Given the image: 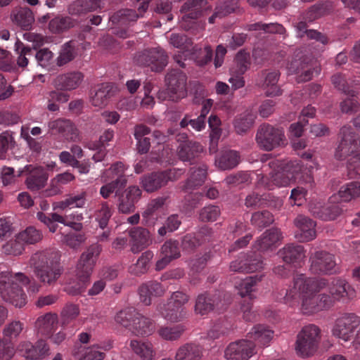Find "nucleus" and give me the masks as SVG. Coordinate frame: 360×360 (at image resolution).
<instances>
[{
  "instance_id": "nucleus-1",
  "label": "nucleus",
  "mask_w": 360,
  "mask_h": 360,
  "mask_svg": "<svg viewBox=\"0 0 360 360\" xmlns=\"http://www.w3.org/2000/svg\"><path fill=\"white\" fill-rule=\"evenodd\" d=\"M327 285L326 280L297 274L293 285L287 290L284 302L290 307H297L303 314L311 315L327 310L332 307V300L320 291Z\"/></svg>"
},
{
  "instance_id": "nucleus-2",
  "label": "nucleus",
  "mask_w": 360,
  "mask_h": 360,
  "mask_svg": "<svg viewBox=\"0 0 360 360\" xmlns=\"http://www.w3.org/2000/svg\"><path fill=\"white\" fill-rule=\"evenodd\" d=\"M21 285H27L29 293L39 292L41 285L35 281L31 282L25 274L18 272L13 274L11 271L0 273V294L2 299L16 307H22L26 303V295L22 290Z\"/></svg>"
},
{
  "instance_id": "nucleus-3",
  "label": "nucleus",
  "mask_w": 360,
  "mask_h": 360,
  "mask_svg": "<svg viewBox=\"0 0 360 360\" xmlns=\"http://www.w3.org/2000/svg\"><path fill=\"white\" fill-rule=\"evenodd\" d=\"M321 340V329L314 324L304 326L297 335L295 351L298 356L308 357L317 350Z\"/></svg>"
},
{
  "instance_id": "nucleus-4",
  "label": "nucleus",
  "mask_w": 360,
  "mask_h": 360,
  "mask_svg": "<svg viewBox=\"0 0 360 360\" xmlns=\"http://www.w3.org/2000/svg\"><path fill=\"white\" fill-rule=\"evenodd\" d=\"M169 43L174 47L185 50L186 56L192 55L199 65H204L210 62L212 58V49L210 46H205L204 49H198L192 46V41L185 34L172 33L169 37Z\"/></svg>"
},
{
  "instance_id": "nucleus-5",
  "label": "nucleus",
  "mask_w": 360,
  "mask_h": 360,
  "mask_svg": "<svg viewBox=\"0 0 360 360\" xmlns=\"http://www.w3.org/2000/svg\"><path fill=\"white\" fill-rule=\"evenodd\" d=\"M255 139L258 146L266 151H271L285 143L283 129L269 124H264L258 128Z\"/></svg>"
},
{
  "instance_id": "nucleus-6",
  "label": "nucleus",
  "mask_w": 360,
  "mask_h": 360,
  "mask_svg": "<svg viewBox=\"0 0 360 360\" xmlns=\"http://www.w3.org/2000/svg\"><path fill=\"white\" fill-rule=\"evenodd\" d=\"M342 139L335 153L336 159L342 160L349 158L360 150V140L350 127H343L340 129Z\"/></svg>"
},
{
  "instance_id": "nucleus-7",
  "label": "nucleus",
  "mask_w": 360,
  "mask_h": 360,
  "mask_svg": "<svg viewBox=\"0 0 360 360\" xmlns=\"http://www.w3.org/2000/svg\"><path fill=\"white\" fill-rule=\"evenodd\" d=\"M360 326V317L354 314H345L338 318L332 329L333 335L345 342L352 339Z\"/></svg>"
},
{
  "instance_id": "nucleus-8",
  "label": "nucleus",
  "mask_w": 360,
  "mask_h": 360,
  "mask_svg": "<svg viewBox=\"0 0 360 360\" xmlns=\"http://www.w3.org/2000/svg\"><path fill=\"white\" fill-rule=\"evenodd\" d=\"M288 75H295L298 82H304L310 80L316 72H319V68H315L314 61L306 56L296 57L288 64L287 67Z\"/></svg>"
},
{
  "instance_id": "nucleus-9",
  "label": "nucleus",
  "mask_w": 360,
  "mask_h": 360,
  "mask_svg": "<svg viewBox=\"0 0 360 360\" xmlns=\"http://www.w3.org/2000/svg\"><path fill=\"white\" fill-rule=\"evenodd\" d=\"M179 169H170L161 172H155L141 179V184L143 189L152 193L165 186L169 181L176 180L181 174Z\"/></svg>"
},
{
  "instance_id": "nucleus-10",
  "label": "nucleus",
  "mask_w": 360,
  "mask_h": 360,
  "mask_svg": "<svg viewBox=\"0 0 360 360\" xmlns=\"http://www.w3.org/2000/svg\"><path fill=\"white\" fill-rule=\"evenodd\" d=\"M268 166L272 169L269 173L270 179H266L264 176L259 179V184L264 186L265 188L271 190L275 187H285L290 184V178L283 171V162L278 160H272L268 165L263 167L264 169Z\"/></svg>"
},
{
  "instance_id": "nucleus-11",
  "label": "nucleus",
  "mask_w": 360,
  "mask_h": 360,
  "mask_svg": "<svg viewBox=\"0 0 360 360\" xmlns=\"http://www.w3.org/2000/svg\"><path fill=\"white\" fill-rule=\"evenodd\" d=\"M101 252L98 245L89 246L81 255L75 269V276L90 278Z\"/></svg>"
},
{
  "instance_id": "nucleus-12",
  "label": "nucleus",
  "mask_w": 360,
  "mask_h": 360,
  "mask_svg": "<svg viewBox=\"0 0 360 360\" xmlns=\"http://www.w3.org/2000/svg\"><path fill=\"white\" fill-rule=\"evenodd\" d=\"M328 291L332 305L335 301L347 302L356 297V291L345 278H335L329 284Z\"/></svg>"
},
{
  "instance_id": "nucleus-13",
  "label": "nucleus",
  "mask_w": 360,
  "mask_h": 360,
  "mask_svg": "<svg viewBox=\"0 0 360 360\" xmlns=\"http://www.w3.org/2000/svg\"><path fill=\"white\" fill-rule=\"evenodd\" d=\"M255 343L248 340L231 342L224 351L227 360H248L255 353Z\"/></svg>"
},
{
  "instance_id": "nucleus-14",
  "label": "nucleus",
  "mask_w": 360,
  "mask_h": 360,
  "mask_svg": "<svg viewBox=\"0 0 360 360\" xmlns=\"http://www.w3.org/2000/svg\"><path fill=\"white\" fill-rule=\"evenodd\" d=\"M165 79L169 100L177 101L186 96V77L181 71H171Z\"/></svg>"
},
{
  "instance_id": "nucleus-15",
  "label": "nucleus",
  "mask_w": 360,
  "mask_h": 360,
  "mask_svg": "<svg viewBox=\"0 0 360 360\" xmlns=\"http://www.w3.org/2000/svg\"><path fill=\"white\" fill-rule=\"evenodd\" d=\"M17 349L25 360H42L49 355L50 351L48 344L43 340H39L34 345L30 342H21Z\"/></svg>"
},
{
  "instance_id": "nucleus-16",
  "label": "nucleus",
  "mask_w": 360,
  "mask_h": 360,
  "mask_svg": "<svg viewBox=\"0 0 360 360\" xmlns=\"http://www.w3.org/2000/svg\"><path fill=\"white\" fill-rule=\"evenodd\" d=\"M310 270L314 274H333L336 272V262L333 255L326 252H316L310 257Z\"/></svg>"
},
{
  "instance_id": "nucleus-17",
  "label": "nucleus",
  "mask_w": 360,
  "mask_h": 360,
  "mask_svg": "<svg viewBox=\"0 0 360 360\" xmlns=\"http://www.w3.org/2000/svg\"><path fill=\"white\" fill-rule=\"evenodd\" d=\"M283 171L290 176V179L312 188L314 185V176L311 174H304V164L299 160H289L283 162Z\"/></svg>"
},
{
  "instance_id": "nucleus-18",
  "label": "nucleus",
  "mask_w": 360,
  "mask_h": 360,
  "mask_svg": "<svg viewBox=\"0 0 360 360\" xmlns=\"http://www.w3.org/2000/svg\"><path fill=\"white\" fill-rule=\"evenodd\" d=\"M56 262H60L58 251L46 249L33 253L29 259L28 265L34 273Z\"/></svg>"
},
{
  "instance_id": "nucleus-19",
  "label": "nucleus",
  "mask_w": 360,
  "mask_h": 360,
  "mask_svg": "<svg viewBox=\"0 0 360 360\" xmlns=\"http://www.w3.org/2000/svg\"><path fill=\"white\" fill-rule=\"evenodd\" d=\"M110 348V345L96 344L90 347L77 345L72 350V355L77 360H103L105 358V353Z\"/></svg>"
},
{
  "instance_id": "nucleus-20",
  "label": "nucleus",
  "mask_w": 360,
  "mask_h": 360,
  "mask_svg": "<svg viewBox=\"0 0 360 360\" xmlns=\"http://www.w3.org/2000/svg\"><path fill=\"white\" fill-rule=\"evenodd\" d=\"M25 169L30 172L25 180L26 186L29 190L37 191L46 186L49 175L42 167L26 165Z\"/></svg>"
},
{
  "instance_id": "nucleus-21",
  "label": "nucleus",
  "mask_w": 360,
  "mask_h": 360,
  "mask_svg": "<svg viewBox=\"0 0 360 360\" xmlns=\"http://www.w3.org/2000/svg\"><path fill=\"white\" fill-rule=\"evenodd\" d=\"M297 231L295 238L300 242H308L316 238V223L311 219L299 215L294 221Z\"/></svg>"
},
{
  "instance_id": "nucleus-22",
  "label": "nucleus",
  "mask_w": 360,
  "mask_h": 360,
  "mask_svg": "<svg viewBox=\"0 0 360 360\" xmlns=\"http://www.w3.org/2000/svg\"><path fill=\"white\" fill-rule=\"evenodd\" d=\"M63 271V269L60 265V262H56L38 270L34 274L41 284L53 286L62 275Z\"/></svg>"
},
{
  "instance_id": "nucleus-23",
  "label": "nucleus",
  "mask_w": 360,
  "mask_h": 360,
  "mask_svg": "<svg viewBox=\"0 0 360 360\" xmlns=\"http://www.w3.org/2000/svg\"><path fill=\"white\" fill-rule=\"evenodd\" d=\"M283 238L281 231L272 228L264 231L255 243V248L264 252L276 248Z\"/></svg>"
},
{
  "instance_id": "nucleus-24",
  "label": "nucleus",
  "mask_w": 360,
  "mask_h": 360,
  "mask_svg": "<svg viewBox=\"0 0 360 360\" xmlns=\"http://www.w3.org/2000/svg\"><path fill=\"white\" fill-rule=\"evenodd\" d=\"M131 238V250L138 253L152 243L150 232L142 227H134L129 232Z\"/></svg>"
},
{
  "instance_id": "nucleus-25",
  "label": "nucleus",
  "mask_w": 360,
  "mask_h": 360,
  "mask_svg": "<svg viewBox=\"0 0 360 360\" xmlns=\"http://www.w3.org/2000/svg\"><path fill=\"white\" fill-rule=\"evenodd\" d=\"M115 93L116 87L112 84L108 83L102 84L90 96V103L94 107L103 108L107 105L109 100Z\"/></svg>"
},
{
  "instance_id": "nucleus-26",
  "label": "nucleus",
  "mask_w": 360,
  "mask_h": 360,
  "mask_svg": "<svg viewBox=\"0 0 360 360\" xmlns=\"http://www.w3.org/2000/svg\"><path fill=\"white\" fill-rule=\"evenodd\" d=\"M48 127L52 133L61 134L70 140L75 141L78 136V130L70 120L57 119L50 121Z\"/></svg>"
},
{
  "instance_id": "nucleus-27",
  "label": "nucleus",
  "mask_w": 360,
  "mask_h": 360,
  "mask_svg": "<svg viewBox=\"0 0 360 360\" xmlns=\"http://www.w3.org/2000/svg\"><path fill=\"white\" fill-rule=\"evenodd\" d=\"M129 349L140 360H153L156 352L151 342L148 340H131Z\"/></svg>"
},
{
  "instance_id": "nucleus-28",
  "label": "nucleus",
  "mask_w": 360,
  "mask_h": 360,
  "mask_svg": "<svg viewBox=\"0 0 360 360\" xmlns=\"http://www.w3.org/2000/svg\"><path fill=\"white\" fill-rule=\"evenodd\" d=\"M83 79L82 72H70L58 75L54 80V85L61 90L72 91L79 87Z\"/></svg>"
},
{
  "instance_id": "nucleus-29",
  "label": "nucleus",
  "mask_w": 360,
  "mask_h": 360,
  "mask_svg": "<svg viewBox=\"0 0 360 360\" xmlns=\"http://www.w3.org/2000/svg\"><path fill=\"white\" fill-rule=\"evenodd\" d=\"M165 289L157 281H148L139 288L141 302L148 306L151 304L153 297H160L164 295Z\"/></svg>"
},
{
  "instance_id": "nucleus-30",
  "label": "nucleus",
  "mask_w": 360,
  "mask_h": 360,
  "mask_svg": "<svg viewBox=\"0 0 360 360\" xmlns=\"http://www.w3.org/2000/svg\"><path fill=\"white\" fill-rule=\"evenodd\" d=\"M158 311L162 318L170 322L180 321L186 316L185 309L169 301L160 304L158 307Z\"/></svg>"
},
{
  "instance_id": "nucleus-31",
  "label": "nucleus",
  "mask_w": 360,
  "mask_h": 360,
  "mask_svg": "<svg viewBox=\"0 0 360 360\" xmlns=\"http://www.w3.org/2000/svg\"><path fill=\"white\" fill-rule=\"evenodd\" d=\"M202 348L195 343H186L176 351L174 360H200Z\"/></svg>"
},
{
  "instance_id": "nucleus-32",
  "label": "nucleus",
  "mask_w": 360,
  "mask_h": 360,
  "mask_svg": "<svg viewBox=\"0 0 360 360\" xmlns=\"http://www.w3.org/2000/svg\"><path fill=\"white\" fill-rule=\"evenodd\" d=\"M274 330L264 325H256L248 333V335L256 344L266 347L274 338Z\"/></svg>"
},
{
  "instance_id": "nucleus-33",
  "label": "nucleus",
  "mask_w": 360,
  "mask_h": 360,
  "mask_svg": "<svg viewBox=\"0 0 360 360\" xmlns=\"http://www.w3.org/2000/svg\"><path fill=\"white\" fill-rule=\"evenodd\" d=\"M278 255L285 263H295L305 257L304 248L302 245L288 244L279 250Z\"/></svg>"
},
{
  "instance_id": "nucleus-34",
  "label": "nucleus",
  "mask_w": 360,
  "mask_h": 360,
  "mask_svg": "<svg viewBox=\"0 0 360 360\" xmlns=\"http://www.w3.org/2000/svg\"><path fill=\"white\" fill-rule=\"evenodd\" d=\"M11 19L13 23L24 30L31 28L34 18L32 11L27 8H15L11 13Z\"/></svg>"
},
{
  "instance_id": "nucleus-35",
  "label": "nucleus",
  "mask_w": 360,
  "mask_h": 360,
  "mask_svg": "<svg viewBox=\"0 0 360 360\" xmlns=\"http://www.w3.org/2000/svg\"><path fill=\"white\" fill-rule=\"evenodd\" d=\"M206 174L207 167L205 165L191 168V175L186 181L183 190L186 192H191L192 190L201 186L205 180Z\"/></svg>"
},
{
  "instance_id": "nucleus-36",
  "label": "nucleus",
  "mask_w": 360,
  "mask_h": 360,
  "mask_svg": "<svg viewBox=\"0 0 360 360\" xmlns=\"http://www.w3.org/2000/svg\"><path fill=\"white\" fill-rule=\"evenodd\" d=\"M57 324V314L47 313L38 317L34 326L39 333L44 335H49L56 329Z\"/></svg>"
},
{
  "instance_id": "nucleus-37",
  "label": "nucleus",
  "mask_w": 360,
  "mask_h": 360,
  "mask_svg": "<svg viewBox=\"0 0 360 360\" xmlns=\"http://www.w3.org/2000/svg\"><path fill=\"white\" fill-rule=\"evenodd\" d=\"M86 195L85 191L70 195L65 200L55 202L53 204V209L64 210L67 208H82L86 204Z\"/></svg>"
},
{
  "instance_id": "nucleus-38",
  "label": "nucleus",
  "mask_w": 360,
  "mask_h": 360,
  "mask_svg": "<svg viewBox=\"0 0 360 360\" xmlns=\"http://www.w3.org/2000/svg\"><path fill=\"white\" fill-rule=\"evenodd\" d=\"M130 330L136 335L148 336L154 331V325L150 319L139 313Z\"/></svg>"
},
{
  "instance_id": "nucleus-39",
  "label": "nucleus",
  "mask_w": 360,
  "mask_h": 360,
  "mask_svg": "<svg viewBox=\"0 0 360 360\" xmlns=\"http://www.w3.org/2000/svg\"><path fill=\"white\" fill-rule=\"evenodd\" d=\"M185 330V326L182 324L162 326L158 328L157 333L161 339L165 341L173 342L178 340Z\"/></svg>"
},
{
  "instance_id": "nucleus-40",
  "label": "nucleus",
  "mask_w": 360,
  "mask_h": 360,
  "mask_svg": "<svg viewBox=\"0 0 360 360\" xmlns=\"http://www.w3.org/2000/svg\"><path fill=\"white\" fill-rule=\"evenodd\" d=\"M240 162V155L236 150H226L215 160V165L221 169H231Z\"/></svg>"
},
{
  "instance_id": "nucleus-41",
  "label": "nucleus",
  "mask_w": 360,
  "mask_h": 360,
  "mask_svg": "<svg viewBox=\"0 0 360 360\" xmlns=\"http://www.w3.org/2000/svg\"><path fill=\"white\" fill-rule=\"evenodd\" d=\"M202 151V146L196 142L187 141L181 143L178 148V155L184 161H191L197 154Z\"/></svg>"
},
{
  "instance_id": "nucleus-42",
  "label": "nucleus",
  "mask_w": 360,
  "mask_h": 360,
  "mask_svg": "<svg viewBox=\"0 0 360 360\" xmlns=\"http://www.w3.org/2000/svg\"><path fill=\"white\" fill-rule=\"evenodd\" d=\"M153 257L152 251L147 250L141 254L135 264L129 267V272L135 276L145 274L148 269L149 262Z\"/></svg>"
},
{
  "instance_id": "nucleus-43",
  "label": "nucleus",
  "mask_w": 360,
  "mask_h": 360,
  "mask_svg": "<svg viewBox=\"0 0 360 360\" xmlns=\"http://www.w3.org/2000/svg\"><path fill=\"white\" fill-rule=\"evenodd\" d=\"M101 7V0H78L69 8L70 13L81 14L94 11Z\"/></svg>"
},
{
  "instance_id": "nucleus-44",
  "label": "nucleus",
  "mask_w": 360,
  "mask_h": 360,
  "mask_svg": "<svg viewBox=\"0 0 360 360\" xmlns=\"http://www.w3.org/2000/svg\"><path fill=\"white\" fill-rule=\"evenodd\" d=\"M342 201L349 202L360 197V182L352 181L342 186L338 191Z\"/></svg>"
},
{
  "instance_id": "nucleus-45",
  "label": "nucleus",
  "mask_w": 360,
  "mask_h": 360,
  "mask_svg": "<svg viewBox=\"0 0 360 360\" xmlns=\"http://www.w3.org/2000/svg\"><path fill=\"white\" fill-rule=\"evenodd\" d=\"M140 18L136 11L132 9H122L115 13L110 18V21L113 25H125L130 22L137 20Z\"/></svg>"
},
{
  "instance_id": "nucleus-46",
  "label": "nucleus",
  "mask_w": 360,
  "mask_h": 360,
  "mask_svg": "<svg viewBox=\"0 0 360 360\" xmlns=\"http://www.w3.org/2000/svg\"><path fill=\"white\" fill-rule=\"evenodd\" d=\"M139 312L133 307H127L117 312L115 316V321L124 327L131 329L134 319Z\"/></svg>"
},
{
  "instance_id": "nucleus-47",
  "label": "nucleus",
  "mask_w": 360,
  "mask_h": 360,
  "mask_svg": "<svg viewBox=\"0 0 360 360\" xmlns=\"http://www.w3.org/2000/svg\"><path fill=\"white\" fill-rule=\"evenodd\" d=\"M255 116L250 112H245L238 116L233 122L234 129L237 134L246 132L252 126Z\"/></svg>"
},
{
  "instance_id": "nucleus-48",
  "label": "nucleus",
  "mask_w": 360,
  "mask_h": 360,
  "mask_svg": "<svg viewBox=\"0 0 360 360\" xmlns=\"http://www.w3.org/2000/svg\"><path fill=\"white\" fill-rule=\"evenodd\" d=\"M250 65L249 53L240 51L234 60V65L230 69L231 75H243Z\"/></svg>"
},
{
  "instance_id": "nucleus-49",
  "label": "nucleus",
  "mask_w": 360,
  "mask_h": 360,
  "mask_svg": "<svg viewBox=\"0 0 360 360\" xmlns=\"http://www.w3.org/2000/svg\"><path fill=\"white\" fill-rule=\"evenodd\" d=\"M76 56L75 44L72 41H68L64 44L59 52V55L56 58V64L58 66H63L71 60Z\"/></svg>"
},
{
  "instance_id": "nucleus-50",
  "label": "nucleus",
  "mask_w": 360,
  "mask_h": 360,
  "mask_svg": "<svg viewBox=\"0 0 360 360\" xmlns=\"http://www.w3.org/2000/svg\"><path fill=\"white\" fill-rule=\"evenodd\" d=\"M90 278L76 276L75 279L70 281L65 288V290L70 295H76L84 292L89 283Z\"/></svg>"
},
{
  "instance_id": "nucleus-51",
  "label": "nucleus",
  "mask_w": 360,
  "mask_h": 360,
  "mask_svg": "<svg viewBox=\"0 0 360 360\" xmlns=\"http://www.w3.org/2000/svg\"><path fill=\"white\" fill-rule=\"evenodd\" d=\"M155 52V57H150L152 59L151 65L149 68L152 71H161L167 64V56L165 52L160 48L150 49V53L153 55Z\"/></svg>"
},
{
  "instance_id": "nucleus-52",
  "label": "nucleus",
  "mask_w": 360,
  "mask_h": 360,
  "mask_svg": "<svg viewBox=\"0 0 360 360\" xmlns=\"http://www.w3.org/2000/svg\"><path fill=\"white\" fill-rule=\"evenodd\" d=\"M262 276H249L242 280L240 283L236 285L238 293L241 297L249 295L250 292L255 290V287L257 283L261 281Z\"/></svg>"
},
{
  "instance_id": "nucleus-53",
  "label": "nucleus",
  "mask_w": 360,
  "mask_h": 360,
  "mask_svg": "<svg viewBox=\"0 0 360 360\" xmlns=\"http://www.w3.org/2000/svg\"><path fill=\"white\" fill-rule=\"evenodd\" d=\"M24 330V323L18 320H13L5 326L3 330V335L11 341V340L19 338Z\"/></svg>"
},
{
  "instance_id": "nucleus-54",
  "label": "nucleus",
  "mask_w": 360,
  "mask_h": 360,
  "mask_svg": "<svg viewBox=\"0 0 360 360\" xmlns=\"http://www.w3.org/2000/svg\"><path fill=\"white\" fill-rule=\"evenodd\" d=\"M213 307L214 303L207 294H200L197 297L194 307L195 314L205 315L210 312Z\"/></svg>"
},
{
  "instance_id": "nucleus-55",
  "label": "nucleus",
  "mask_w": 360,
  "mask_h": 360,
  "mask_svg": "<svg viewBox=\"0 0 360 360\" xmlns=\"http://www.w3.org/2000/svg\"><path fill=\"white\" fill-rule=\"evenodd\" d=\"M279 75L280 74L278 71H272L266 75L264 86L268 96H277L280 94V90L277 86Z\"/></svg>"
},
{
  "instance_id": "nucleus-56",
  "label": "nucleus",
  "mask_w": 360,
  "mask_h": 360,
  "mask_svg": "<svg viewBox=\"0 0 360 360\" xmlns=\"http://www.w3.org/2000/svg\"><path fill=\"white\" fill-rule=\"evenodd\" d=\"M42 233L34 227L30 226L18 235V239L23 243L34 244L40 241Z\"/></svg>"
},
{
  "instance_id": "nucleus-57",
  "label": "nucleus",
  "mask_w": 360,
  "mask_h": 360,
  "mask_svg": "<svg viewBox=\"0 0 360 360\" xmlns=\"http://www.w3.org/2000/svg\"><path fill=\"white\" fill-rule=\"evenodd\" d=\"M165 199L164 198H157L152 200L148 205L146 209L142 214V217L146 224H149L151 219H154V215L157 210L160 209L164 205Z\"/></svg>"
},
{
  "instance_id": "nucleus-58",
  "label": "nucleus",
  "mask_w": 360,
  "mask_h": 360,
  "mask_svg": "<svg viewBox=\"0 0 360 360\" xmlns=\"http://www.w3.org/2000/svg\"><path fill=\"white\" fill-rule=\"evenodd\" d=\"M15 51L18 54L17 64L19 67L25 68L28 65L29 58L33 56L32 49L30 47L24 46L22 43L17 41L15 43Z\"/></svg>"
},
{
  "instance_id": "nucleus-59",
  "label": "nucleus",
  "mask_w": 360,
  "mask_h": 360,
  "mask_svg": "<svg viewBox=\"0 0 360 360\" xmlns=\"http://www.w3.org/2000/svg\"><path fill=\"white\" fill-rule=\"evenodd\" d=\"M274 217L269 211L257 212L252 216V224L258 228L269 226L274 221Z\"/></svg>"
},
{
  "instance_id": "nucleus-60",
  "label": "nucleus",
  "mask_w": 360,
  "mask_h": 360,
  "mask_svg": "<svg viewBox=\"0 0 360 360\" xmlns=\"http://www.w3.org/2000/svg\"><path fill=\"white\" fill-rule=\"evenodd\" d=\"M250 30H263L264 32L278 33L283 34L285 32V28L278 23H262L257 22L249 25Z\"/></svg>"
},
{
  "instance_id": "nucleus-61",
  "label": "nucleus",
  "mask_w": 360,
  "mask_h": 360,
  "mask_svg": "<svg viewBox=\"0 0 360 360\" xmlns=\"http://www.w3.org/2000/svg\"><path fill=\"white\" fill-rule=\"evenodd\" d=\"M112 217V211L109 207L107 202H102L101 207L96 211L95 214L96 220L98 221L99 226L101 229H105Z\"/></svg>"
},
{
  "instance_id": "nucleus-62",
  "label": "nucleus",
  "mask_w": 360,
  "mask_h": 360,
  "mask_svg": "<svg viewBox=\"0 0 360 360\" xmlns=\"http://www.w3.org/2000/svg\"><path fill=\"white\" fill-rule=\"evenodd\" d=\"M127 184V179L125 176H120L115 181L108 183L101 188L100 194L103 198H108L117 187H124Z\"/></svg>"
},
{
  "instance_id": "nucleus-63",
  "label": "nucleus",
  "mask_w": 360,
  "mask_h": 360,
  "mask_svg": "<svg viewBox=\"0 0 360 360\" xmlns=\"http://www.w3.org/2000/svg\"><path fill=\"white\" fill-rule=\"evenodd\" d=\"M18 238L15 240H11L2 247V251L8 255L18 256L24 251V245Z\"/></svg>"
},
{
  "instance_id": "nucleus-64",
  "label": "nucleus",
  "mask_w": 360,
  "mask_h": 360,
  "mask_svg": "<svg viewBox=\"0 0 360 360\" xmlns=\"http://www.w3.org/2000/svg\"><path fill=\"white\" fill-rule=\"evenodd\" d=\"M86 238L82 233H68L61 235V241L72 248H79L84 243Z\"/></svg>"
}]
</instances>
